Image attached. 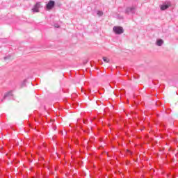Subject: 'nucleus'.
Here are the masks:
<instances>
[{
  "instance_id": "obj_2",
  "label": "nucleus",
  "mask_w": 178,
  "mask_h": 178,
  "mask_svg": "<svg viewBox=\"0 0 178 178\" xmlns=\"http://www.w3.org/2000/svg\"><path fill=\"white\" fill-rule=\"evenodd\" d=\"M55 6V1H49V3L47 4V10H51Z\"/></svg>"
},
{
  "instance_id": "obj_4",
  "label": "nucleus",
  "mask_w": 178,
  "mask_h": 178,
  "mask_svg": "<svg viewBox=\"0 0 178 178\" xmlns=\"http://www.w3.org/2000/svg\"><path fill=\"white\" fill-rule=\"evenodd\" d=\"M156 44V45H158V47H161L162 45V44H163V40H162V39L157 40Z\"/></svg>"
},
{
  "instance_id": "obj_5",
  "label": "nucleus",
  "mask_w": 178,
  "mask_h": 178,
  "mask_svg": "<svg viewBox=\"0 0 178 178\" xmlns=\"http://www.w3.org/2000/svg\"><path fill=\"white\" fill-rule=\"evenodd\" d=\"M134 9H136V7H131V8H127V13H130V12H133V10H134Z\"/></svg>"
},
{
  "instance_id": "obj_8",
  "label": "nucleus",
  "mask_w": 178,
  "mask_h": 178,
  "mask_svg": "<svg viewBox=\"0 0 178 178\" xmlns=\"http://www.w3.org/2000/svg\"><path fill=\"white\" fill-rule=\"evenodd\" d=\"M98 16H102L104 15V13L102 11H97Z\"/></svg>"
},
{
  "instance_id": "obj_1",
  "label": "nucleus",
  "mask_w": 178,
  "mask_h": 178,
  "mask_svg": "<svg viewBox=\"0 0 178 178\" xmlns=\"http://www.w3.org/2000/svg\"><path fill=\"white\" fill-rule=\"evenodd\" d=\"M113 30L115 34H123L124 31L122 26H114Z\"/></svg>"
},
{
  "instance_id": "obj_6",
  "label": "nucleus",
  "mask_w": 178,
  "mask_h": 178,
  "mask_svg": "<svg viewBox=\"0 0 178 178\" xmlns=\"http://www.w3.org/2000/svg\"><path fill=\"white\" fill-rule=\"evenodd\" d=\"M169 5H163L161 6V10H166V9H168V8H169Z\"/></svg>"
},
{
  "instance_id": "obj_7",
  "label": "nucleus",
  "mask_w": 178,
  "mask_h": 178,
  "mask_svg": "<svg viewBox=\"0 0 178 178\" xmlns=\"http://www.w3.org/2000/svg\"><path fill=\"white\" fill-rule=\"evenodd\" d=\"M103 60L105 63H109L111 62V60L107 57H103Z\"/></svg>"
},
{
  "instance_id": "obj_3",
  "label": "nucleus",
  "mask_w": 178,
  "mask_h": 178,
  "mask_svg": "<svg viewBox=\"0 0 178 178\" xmlns=\"http://www.w3.org/2000/svg\"><path fill=\"white\" fill-rule=\"evenodd\" d=\"M40 6H41V3H37L34 7L32 8V11L34 13L40 12Z\"/></svg>"
},
{
  "instance_id": "obj_9",
  "label": "nucleus",
  "mask_w": 178,
  "mask_h": 178,
  "mask_svg": "<svg viewBox=\"0 0 178 178\" xmlns=\"http://www.w3.org/2000/svg\"><path fill=\"white\" fill-rule=\"evenodd\" d=\"M127 152H129L130 154H131V152H130V150L127 149Z\"/></svg>"
}]
</instances>
